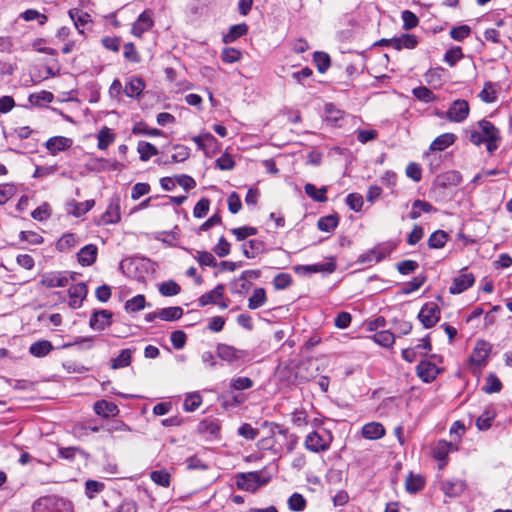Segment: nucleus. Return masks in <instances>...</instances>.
<instances>
[{"instance_id":"nucleus-14","label":"nucleus","mask_w":512,"mask_h":512,"mask_svg":"<svg viewBox=\"0 0 512 512\" xmlns=\"http://www.w3.org/2000/svg\"><path fill=\"white\" fill-rule=\"evenodd\" d=\"M475 281L472 273H462L453 279L449 288L451 294H460L473 285Z\"/></svg>"},{"instance_id":"nucleus-32","label":"nucleus","mask_w":512,"mask_h":512,"mask_svg":"<svg viewBox=\"0 0 512 512\" xmlns=\"http://www.w3.org/2000/svg\"><path fill=\"white\" fill-rule=\"evenodd\" d=\"M266 292L263 288H256L248 300V307L251 310L258 309L266 303Z\"/></svg>"},{"instance_id":"nucleus-5","label":"nucleus","mask_w":512,"mask_h":512,"mask_svg":"<svg viewBox=\"0 0 512 512\" xmlns=\"http://www.w3.org/2000/svg\"><path fill=\"white\" fill-rule=\"evenodd\" d=\"M469 111L470 108L468 102L466 100L457 99L441 116H445L451 122L460 123L468 117Z\"/></svg>"},{"instance_id":"nucleus-37","label":"nucleus","mask_w":512,"mask_h":512,"mask_svg":"<svg viewBox=\"0 0 512 512\" xmlns=\"http://www.w3.org/2000/svg\"><path fill=\"white\" fill-rule=\"evenodd\" d=\"M97 139H98L97 147L100 150H106L108 148V146L114 141L115 137H114V134L111 132L110 128L103 127L99 131V133L97 135Z\"/></svg>"},{"instance_id":"nucleus-49","label":"nucleus","mask_w":512,"mask_h":512,"mask_svg":"<svg viewBox=\"0 0 512 512\" xmlns=\"http://www.w3.org/2000/svg\"><path fill=\"white\" fill-rule=\"evenodd\" d=\"M242 58V52L236 48L228 47L223 49L221 59L225 63H235Z\"/></svg>"},{"instance_id":"nucleus-22","label":"nucleus","mask_w":512,"mask_h":512,"mask_svg":"<svg viewBox=\"0 0 512 512\" xmlns=\"http://www.w3.org/2000/svg\"><path fill=\"white\" fill-rule=\"evenodd\" d=\"M362 435L370 440L380 439L385 435V429L379 422H370L363 426Z\"/></svg>"},{"instance_id":"nucleus-25","label":"nucleus","mask_w":512,"mask_h":512,"mask_svg":"<svg viewBox=\"0 0 512 512\" xmlns=\"http://www.w3.org/2000/svg\"><path fill=\"white\" fill-rule=\"evenodd\" d=\"M94 411L97 415L108 417L110 415L115 416L119 413V409L113 402L106 400H99L94 404Z\"/></svg>"},{"instance_id":"nucleus-45","label":"nucleus","mask_w":512,"mask_h":512,"mask_svg":"<svg viewBox=\"0 0 512 512\" xmlns=\"http://www.w3.org/2000/svg\"><path fill=\"white\" fill-rule=\"evenodd\" d=\"M496 416V413L492 410H486L484 413H482L476 420V426L479 430H488L491 425L492 421L494 420Z\"/></svg>"},{"instance_id":"nucleus-42","label":"nucleus","mask_w":512,"mask_h":512,"mask_svg":"<svg viewBox=\"0 0 512 512\" xmlns=\"http://www.w3.org/2000/svg\"><path fill=\"white\" fill-rule=\"evenodd\" d=\"M372 338L377 344L383 347H391L395 341L394 334L389 330L376 332Z\"/></svg>"},{"instance_id":"nucleus-63","label":"nucleus","mask_w":512,"mask_h":512,"mask_svg":"<svg viewBox=\"0 0 512 512\" xmlns=\"http://www.w3.org/2000/svg\"><path fill=\"white\" fill-rule=\"evenodd\" d=\"M471 29L468 25H461L453 27L450 31V36L456 41H462L469 36Z\"/></svg>"},{"instance_id":"nucleus-38","label":"nucleus","mask_w":512,"mask_h":512,"mask_svg":"<svg viewBox=\"0 0 512 512\" xmlns=\"http://www.w3.org/2000/svg\"><path fill=\"white\" fill-rule=\"evenodd\" d=\"M448 235L443 230L433 232L428 239V246L431 249H439L444 247L447 242Z\"/></svg>"},{"instance_id":"nucleus-30","label":"nucleus","mask_w":512,"mask_h":512,"mask_svg":"<svg viewBox=\"0 0 512 512\" xmlns=\"http://www.w3.org/2000/svg\"><path fill=\"white\" fill-rule=\"evenodd\" d=\"M243 254L247 258H254L264 251V244L260 240H250L242 246Z\"/></svg>"},{"instance_id":"nucleus-57","label":"nucleus","mask_w":512,"mask_h":512,"mask_svg":"<svg viewBox=\"0 0 512 512\" xmlns=\"http://www.w3.org/2000/svg\"><path fill=\"white\" fill-rule=\"evenodd\" d=\"M210 207V201L207 198H202L199 200L194 209H193V215L196 218H203L207 215Z\"/></svg>"},{"instance_id":"nucleus-8","label":"nucleus","mask_w":512,"mask_h":512,"mask_svg":"<svg viewBox=\"0 0 512 512\" xmlns=\"http://www.w3.org/2000/svg\"><path fill=\"white\" fill-rule=\"evenodd\" d=\"M74 279L73 274L67 272H50L41 276L40 283L46 288L65 287L69 280Z\"/></svg>"},{"instance_id":"nucleus-13","label":"nucleus","mask_w":512,"mask_h":512,"mask_svg":"<svg viewBox=\"0 0 512 512\" xmlns=\"http://www.w3.org/2000/svg\"><path fill=\"white\" fill-rule=\"evenodd\" d=\"M153 18L151 11H144L132 26V34L141 37L144 32L148 31L153 26Z\"/></svg>"},{"instance_id":"nucleus-15","label":"nucleus","mask_w":512,"mask_h":512,"mask_svg":"<svg viewBox=\"0 0 512 512\" xmlns=\"http://www.w3.org/2000/svg\"><path fill=\"white\" fill-rule=\"evenodd\" d=\"M217 355L222 360L232 363L243 358L246 353L245 351L236 349L233 346L227 344H219L217 346Z\"/></svg>"},{"instance_id":"nucleus-27","label":"nucleus","mask_w":512,"mask_h":512,"mask_svg":"<svg viewBox=\"0 0 512 512\" xmlns=\"http://www.w3.org/2000/svg\"><path fill=\"white\" fill-rule=\"evenodd\" d=\"M390 43L397 50H401L403 48H406V49L415 48L418 41L414 35L404 34L398 38L391 39Z\"/></svg>"},{"instance_id":"nucleus-36","label":"nucleus","mask_w":512,"mask_h":512,"mask_svg":"<svg viewBox=\"0 0 512 512\" xmlns=\"http://www.w3.org/2000/svg\"><path fill=\"white\" fill-rule=\"evenodd\" d=\"M137 151L140 154V159L142 161H148L152 156L158 154L157 148L146 141H140L137 146Z\"/></svg>"},{"instance_id":"nucleus-19","label":"nucleus","mask_w":512,"mask_h":512,"mask_svg":"<svg viewBox=\"0 0 512 512\" xmlns=\"http://www.w3.org/2000/svg\"><path fill=\"white\" fill-rule=\"evenodd\" d=\"M97 255V246L94 244H88L80 249L77 254V259L81 266H90L96 261Z\"/></svg>"},{"instance_id":"nucleus-21","label":"nucleus","mask_w":512,"mask_h":512,"mask_svg":"<svg viewBox=\"0 0 512 512\" xmlns=\"http://www.w3.org/2000/svg\"><path fill=\"white\" fill-rule=\"evenodd\" d=\"M462 177L460 173L456 171H447L439 176L435 180V184L441 188L447 186H457L461 183Z\"/></svg>"},{"instance_id":"nucleus-46","label":"nucleus","mask_w":512,"mask_h":512,"mask_svg":"<svg viewBox=\"0 0 512 512\" xmlns=\"http://www.w3.org/2000/svg\"><path fill=\"white\" fill-rule=\"evenodd\" d=\"M181 291V287L173 280L163 282L159 286V292L165 297L178 295Z\"/></svg>"},{"instance_id":"nucleus-58","label":"nucleus","mask_w":512,"mask_h":512,"mask_svg":"<svg viewBox=\"0 0 512 512\" xmlns=\"http://www.w3.org/2000/svg\"><path fill=\"white\" fill-rule=\"evenodd\" d=\"M292 283V277L288 273H279L274 277L273 285L276 289L282 290L290 286Z\"/></svg>"},{"instance_id":"nucleus-59","label":"nucleus","mask_w":512,"mask_h":512,"mask_svg":"<svg viewBox=\"0 0 512 512\" xmlns=\"http://www.w3.org/2000/svg\"><path fill=\"white\" fill-rule=\"evenodd\" d=\"M16 189L12 184L0 185V205L7 203L15 194Z\"/></svg>"},{"instance_id":"nucleus-23","label":"nucleus","mask_w":512,"mask_h":512,"mask_svg":"<svg viewBox=\"0 0 512 512\" xmlns=\"http://www.w3.org/2000/svg\"><path fill=\"white\" fill-rule=\"evenodd\" d=\"M224 286L222 284L217 285L213 290L203 294L199 298V305L204 307L209 304H219V300L223 298Z\"/></svg>"},{"instance_id":"nucleus-52","label":"nucleus","mask_w":512,"mask_h":512,"mask_svg":"<svg viewBox=\"0 0 512 512\" xmlns=\"http://www.w3.org/2000/svg\"><path fill=\"white\" fill-rule=\"evenodd\" d=\"M501 388H502V383L499 380V378L494 374H490L486 378V384L483 387V391L488 394H491V393L499 392L501 390Z\"/></svg>"},{"instance_id":"nucleus-12","label":"nucleus","mask_w":512,"mask_h":512,"mask_svg":"<svg viewBox=\"0 0 512 512\" xmlns=\"http://www.w3.org/2000/svg\"><path fill=\"white\" fill-rule=\"evenodd\" d=\"M112 313L108 310H95L90 318L89 325L94 330H104L111 324Z\"/></svg>"},{"instance_id":"nucleus-20","label":"nucleus","mask_w":512,"mask_h":512,"mask_svg":"<svg viewBox=\"0 0 512 512\" xmlns=\"http://www.w3.org/2000/svg\"><path fill=\"white\" fill-rule=\"evenodd\" d=\"M95 205L94 200H87L85 202H76L72 200L67 203V212L74 217H80L90 211Z\"/></svg>"},{"instance_id":"nucleus-29","label":"nucleus","mask_w":512,"mask_h":512,"mask_svg":"<svg viewBox=\"0 0 512 512\" xmlns=\"http://www.w3.org/2000/svg\"><path fill=\"white\" fill-rule=\"evenodd\" d=\"M78 243V237L73 233L64 234L56 243V248L60 252L71 250Z\"/></svg>"},{"instance_id":"nucleus-31","label":"nucleus","mask_w":512,"mask_h":512,"mask_svg":"<svg viewBox=\"0 0 512 512\" xmlns=\"http://www.w3.org/2000/svg\"><path fill=\"white\" fill-rule=\"evenodd\" d=\"M304 189H305V193L314 201H316V202H326L327 201V197H326L327 187L323 186L320 189H317L315 185H313L311 183H307L304 186Z\"/></svg>"},{"instance_id":"nucleus-43","label":"nucleus","mask_w":512,"mask_h":512,"mask_svg":"<svg viewBox=\"0 0 512 512\" xmlns=\"http://www.w3.org/2000/svg\"><path fill=\"white\" fill-rule=\"evenodd\" d=\"M424 478L420 475L410 474L406 479V490L410 493H416L423 489Z\"/></svg>"},{"instance_id":"nucleus-40","label":"nucleus","mask_w":512,"mask_h":512,"mask_svg":"<svg viewBox=\"0 0 512 512\" xmlns=\"http://www.w3.org/2000/svg\"><path fill=\"white\" fill-rule=\"evenodd\" d=\"M131 355L132 352L130 349H123L116 358L111 360V368L119 369L129 366L131 363Z\"/></svg>"},{"instance_id":"nucleus-35","label":"nucleus","mask_w":512,"mask_h":512,"mask_svg":"<svg viewBox=\"0 0 512 512\" xmlns=\"http://www.w3.org/2000/svg\"><path fill=\"white\" fill-rule=\"evenodd\" d=\"M183 315V310L181 307H167L158 311V318L164 321H174L181 318Z\"/></svg>"},{"instance_id":"nucleus-55","label":"nucleus","mask_w":512,"mask_h":512,"mask_svg":"<svg viewBox=\"0 0 512 512\" xmlns=\"http://www.w3.org/2000/svg\"><path fill=\"white\" fill-rule=\"evenodd\" d=\"M462 49L460 47H453L449 49L444 56V60L452 67L454 66L460 59L463 58Z\"/></svg>"},{"instance_id":"nucleus-54","label":"nucleus","mask_w":512,"mask_h":512,"mask_svg":"<svg viewBox=\"0 0 512 512\" xmlns=\"http://www.w3.org/2000/svg\"><path fill=\"white\" fill-rule=\"evenodd\" d=\"M314 61L321 73L325 72L330 67V57L324 52H315Z\"/></svg>"},{"instance_id":"nucleus-28","label":"nucleus","mask_w":512,"mask_h":512,"mask_svg":"<svg viewBox=\"0 0 512 512\" xmlns=\"http://www.w3.org/2000/svg\"><path fill=\"white\" fill-rule=\"evenodd\" d=\"M248 31V26L245 23L233 25L230 27L227 34L223 36V42L229 44L234 42L237 38L245 35Z\"/></svg>"},{"instance_id":"nucleus-9","label":"nucleus","mask_w":512,"mask_h":512,"mask_svg":"<svg viewBox=\"0 0 512 512\" xmlns=\"http://www.w3.org/2000/svg\"><path fill=\"white\" fill-rule=\"evenodd\" d=\"M391 252V249L386 245H377L367 252L361 254L358 258V262L362 264H371L373 262H380L387 257Z\"/></svg>"},{"instance_id":"nucleus-34","label":"nucleus","mask_w":512,"mask_h":512,"mask_svg":"<svg viewBox=\"0 0 512 512\" xmlns=\"http://www.w3.org/2000/svg\"><path fill=\"white\" fill-rule=\"evenodd\" d=\"M52 344L47 340L34 342L30 348V353L35 357H44L52 350Z\"/></svg>"},{"instance_id":"nucleus-50","label":"nucleus","mask_w":512,"mask_h":512,"mask_svg":"<svg viewBox=\"0 0 512 512\" xmlns=\"http://www.w3.org/2000/svg\"><path fill=\"white\" fill-rule=\"evenodd\" d=\"M426 281V277L423 275H418L414 277L411 281L407 282L401 289L402 294H410L416 290H418Z\"/></svg>"},{"instance_id":"nucleus-10","label":"nucleus","mask_w":512,"mask_h":512,"mask_svg":"<svg viewBox=\"0 0 512 512\" xmlns=\"http://www.w3.org/2000/svg\"><path fill=\"white\" fill-rule=\"evenodd\" d=\"M121 214H120V200L119 198H113L106 211L101 216L100 221L98 222L99 225H108V224H116L120 221Z\"/></svg>"},{"instance_id":"nucleus-48","label":"nucleus","mask_w":512,"mask_h":512,"mask_svg":"<svg viewBox=\"0 0 512 512\" xmlns=\"http://www.w3.org/2000/svg\"><path fill=\"white\" fill-rule=\"evenodd\" d=\"M412 93L418 100L425 103L433 102L436 99L434 93L425 86L414 88Z\"/></svg>"},{"instance_id":"nucleus-51","label":"nucleus","mask_w":512,"mask_h":512,"mask_svg":"<svg viewBox=\"0 0 512 512\" xmlns=\"http://www.w3.org/2000/svg\"><path fill=\"white\" fill-rule=\"evenodd\" d=\"M288 507L292 511H303L306 507V500L303 495L293 493L288 499Z\"/></svg>"},{"instance_id":"nucleus-4","label":"nucleus","mask_w":512,"mask_h":512,"mask_svg":"<svg viewBox=\"0 0 512 512\" xmlns=\"http://www.w3.org/2000/svg\"><path fill=\"white\" fill-rule=\"evenodd\" d=\"M319 373L317 359L307 358L299 362L296 367L295 377L300 381H310Z\"/></svg>"},{"instance_id":"nucleus-17","label":"nucleus","mask_w":512,"mask_h":512,"mask_svg":"<svg viewBox=\"0 0 512 512\" xmlns=\"http://www.w3.org/2000/svg\"><path fill=\"white\" fill-rule=\"evenodd\" d=\"M491 351V346L489 343L485 341H478L473 349L472 355L470 357L471 362L482 366L485 364L489 354Z\"/></svg>"},{"instance_id":"nucleus-3","label":"nucleus","mask_w":512,"mask_h":512,"mask_svg":"<svg viewBox=\"0 0 512 512\" xmlns=\"http://www.w3.org/2000/svg\"><path fill=\"white\" fill-rule=\"evenodd\" d=\"M270 481L269 476H265L260 471L241 473L236 476V485L239 489L252 492L258 490L259 487L266 485Z\"/></svg>"},{"instance_id":"nucleus-56","label":"nucleus","mask_w":512,"mask_h":512,"mask_svg":"<svg viewBox=\"0 0 512 512\" xmlns=\"http://www.w3.org/2000/svg\"><path fill=\"white\" fill-rule=\"evenodd\" d=\"M402 20H403V28L405 30H410L412 28H415L418 23V17L409 10H404L402 12Z\"/></svg>"},{"instance_id":"nucleus-1","label":"nucleus","mask_w":512,"mask_h":512,"mask_svg":"<svg viewBox=\"0 0 512 512\" xmlns=\"http://www.w3.org/2000/svg\"><path fill=\"white\" fill-rule=\"evenodd\" d=\"M470 141L476 145L486 144L489 153H493L499 146L500 134L498 128L490 121L481 120L477 124V129L470 131Z\"/></svg>"},{"instance_id":"nucleus-41","label":"nucleus","mask_w":512,"mask_h":512,"mask_svg":"<svg viewBox=\"0 0 512 512\" xmlns=\"http://www.w3.org/2000/svg\"><path fill=\"white\" fill-rule=\"evenodd\" d=\"M69 16L74 21L77 29L80 27H85V25L91 21L90 15L88 13L83 12L77 8L69 10Z\"/></svg>"},{"instance_id":"nucleus-33","label":"nucleus","mask_w":512,"mask_h":512,"mask_svg":"<svg viewBox=\"0 0 512 512\" xmlns=\"http://www.w3.org/2000/svg\"><path fill=\"white\" fill-rule=\"evenodd\" d=\"M464 483L462 481H445L442 483V490L446 496L456 497L464 491Z\"/></svg>"},{"instance_id":"nucleus-62","label":"nucleus","mask_w":512,"mask_h":512,"mask_svg":"<svg viewBox=\"0 0 512 512\" xmlns=\"http://www.w3.org/2000/svg\"><path fill=\"white\" fill-rule=\"evenodd\" d=\"M200 265L214 267L216 266V259L212 253L207 251H197L195 256Z\"/></svg>"},{"instance_id":"nucleus-7","label":"nucleus","mask_w":512,"mask_h":512,"mask_svg":"<svg viewBox=\"0 0 512 512\" xmlns=\"http://www.w3.org/2000/svg\"><path fill=\"white\" fill-rule=\"evenodd\" d=\"M420 322L425 328L433 327L440 319V309L436 303H426L418 314Z\"/></svg>"},{"instance_id":"nucleus-16","label":"nucleus","mask_w":512,"mask_h":512,"mask_svg":"<svg viewBox=\"0 0 512 512\" xmlns=\"http://www.w3.org/2000/svg\"><path fill=\"white\" fill-rule=\"evenodd\" d=\"M416 373L424 382L433 381L439 373L438 367L430 361H421L416 367Z\"/></svg>"},{"instance_id":"nucleus-11","label":"nucleus","mask_w":512,"mask_h":512,"mask_svg":"<svg viewBox=\"0 0 512 512\" xmlns=\"http://www.w3.org/2000/svg\"><path fill=\"white\" fill-rule=\"evenodd\" d=\"M87 292V286L85 283L81 282L70 286V288L68 289L69 306L72 309L80 308L83 300L87 296Z\"/></svg>"},{"instance_id":"nucleus-47","label":"nucleus","mask_w":512,"mask_h":512,"mask_svg":"<svg viewBox=\"0 0 512 512\" xmlns=\"http://www.w3.org/2000/svg\"><path fill=\"white\" fill-rule=\"evenodd\" d=\"M54 95L49 91H40L29 96V102L33 105H41L43 103H51Z\"/></svg>"},{"instance_id":"nucleus-6","label":"nucleus","mask_w":512,"mask_h":512,"mask_svg":"<svg viewBox=\"0 0 512 512\" xmlns=\"http://www.w3.org/2000/svg\"><path fill=\"white\" fill-rule=\"evenodd\" d=\"M332 437L325 438L316 431L309 433L304 441V446L307 450L318 453L329 449Z\"/></svg>"},{"instance_id":"nucleus-64","label":"nucleus","mask_w":512,"mask_h":512,"mask_svg":"<svg viewBox=\"0 0 512 512\" xmlns=\"http://www.w3.org/2000/svg\"><path fill=\"white\" fill-rule=\"evenodd\" d=\"M31 215H32L33 219H35L37 221H44V220L48 219L51 215L50 206L47 203H44V204L40 205L39 207H37L32 212Z\"/></svg>"},{"instance_id":"nucleus-26","label":"nucleus","mask_w":512,"mask_h":512,"mask_svg":"<svg viewBox=\"0 0 512 512\" xmlns=\"http://www.w3.org/2000/svg\"><path fill=\"white\" fill-rule=\"evenodd\" d=\"M456 140L453 133H444L438 136L430 145L431 151H443L451 146Z\"/></svg>"},{"instance_id":"nucleus-61","label":"nucleus","mask_w":512,"mask_h":512,"mask_svg":"<svg viewBox=\"0 0 512 512\" xmlns=\"http://www.w3.org/2000/svg\"><path fill=\"white\" fill-rule=\"evenodd\" d=\"M238 434L245 439L254 440L259 435V430L249 423H244L238 429Z\"/></svg>"},{"instance_id":"nucleus-18","label":"nucleus","mask_w":512,"mask_h":512,"mask_svg":"<svg viewBox=\"0 0 512 512\" xmlns=\"http://www.w3.org/2000/svg\"><path fill=\"white\" fill-rule=\"evenodd\" d=\"M145 88V82L142 78L130 77L124 87V93L130 98H139Z\"/></svg>"},{"instance_id":"nucleus-60","label":"nucleus","mask_w":512,"mask_h":512,"mask_svg":"<svg viewBox=\"0 0 512 512\" xmlns=\"http://www.w3.org/2000/svg\"><path fill=\"white\" fill-rule=\"evenodd\" d=\"M233 235L237 238V240L241 241L249 236H253L257 234V229L250 226H243L239 228H233L231 230Z\"/></svg>"},{"instance_id":"nucleus-2","label":"nucleus","mask_w":512,"mask_h":512,"mask_svg":"<svg viewBox=\"0 0 512 512\" xmlns=\"http://www.w3.org/2000/svg\"><path fill=\"white\" fill-rule=\"evenodd\" d=\"M33 512H74L72 502L56 496L39 498L32 506Z\"/></svg>"},{"instance_id":"nucleus-39","label":"nucleus","mask_w":512,"mask_h":512,"mask_svg":"<svg viewBox=\"0 0 512 512\" xmlns=\"http://www.w3.org/2000/svg\"><path fill=\"white\" fill-rule=\"evenodd\" d=\"M146 306L145 296L138 294L133 298L129 299L125 303V310L130 313H134L144 309Z\"/></svg>"},{"instance_id":"nucleus-53","label":"nucleus","mask_w":512,"mask_h":512,"mask_svg":"<svg viewBox=\"0 0 512 512\" xmlns=\"http://www.w3.org/2000/svg\"><path fill=\"white\" fill-rule=\"evenodd\" d=\"M150 477L153 482L162 487H168L170 485V474L166 470L152 471Z\"/></svg>"},{"instance_id":"nucleus-24","label":"nucleus","mask_w":512,"mask_h":512,"mask_svg":"<svg viewBox=\"0 0 512 512\" xmlns=\"http://www.w3.org/2000/svg\"><path fill=\"white\" fill-rule=\"evenodd\" d=\"M71 144V139L62 136H57L50 138L46 143V147L52 154H56L57 152L68 149L71 146Z\"/></svg>"},{"instance_id":"nucleus-44","label":"nucleus","mask_w":512,"mask_h":512,"mask_svg":"<svg viewBox=\"0 0 512 512\" xmlns=\"http://www.w3.org/2000/svg\"><path fill=\"white\" fill-rule=\"evenodd\" d=\"M338 225V217L336 215H328L318 220L317 226L321 231L331 232Z\"/></svg>"}]
</instances>
